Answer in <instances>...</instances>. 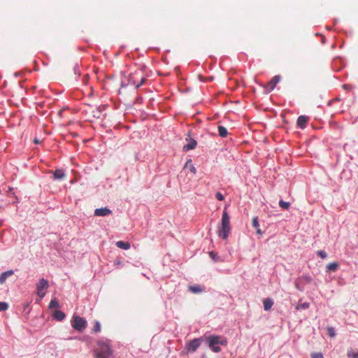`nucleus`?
<instances>
[{"instance_id": "f257e3e1", "label": "nucleus", "mask_w": 358, "mask_h": 358, "mask_svg": "<svg viewBox=\"0 0 358 358\" xmlns=\"http://www.w3.org/2000/svg\"><path fill=\"white\" fill-rule=\"evenodd\" d=\"M148 75L145 72V68H140L131 73L129 76V84L138 89L147 80Z\"/></svg>"}, {"instance_id": "f03ea898", "label": "nucleus", "mask_w": 358, "mask_h": 358, "mask_svg": "<svg viewBox=\"0 0 358 358\" xmlns=\"http://www.w3.org/2000/svg\"><path fill=\"white\" fill-rule=\"evenodd\" d=\"M94 352L96 358H110L113 354L111 344L108 341H99Z\"/></svg>"}, {"instance_id": "7ed1b4c3", "label": "nucleus", "mask_w": 358, "mask_h": 358, "mask_svg": "<svg viewBox=\"0 0 358 358\" xmlns=\"http://www.w3.org/2000/svg\"><path fill=\"white\" fill-rule=\"evenodd\" d=\"M231 231L230 217L226 210L223 211L221 225L218 227L217 233L219 237L227 239Z\"/></svg>"}, {"instance_id": "20e7f679", "label": "nucleus", "mask_w": 358, "mask_h": 358, "mask_svg": "<svg viewBox=\"0 0 358 358\" xmlns=\"http://www.w3.org/2000/svg\"><path fill=\"white\" fill-rule=\"evenodd\" d=\"M71 326L76 330L82 331L87 327V321L82 317L73 315L71 320Z\"/></svg>"}, {"instance_id": "39448f33", "label": "nucleus", "mask_w": 358, "mask_h": 358, "mask_svg": "<svg viewBox=\"0 0 358 358\" xmlns=\"http://www.w3.org/2000/svg\"><path fill=\"white\" fill-rule=\"evenodd\" d=\"M48 281L44 278H41L36 285L37 295L41 298H43L46 294L45 290L48 288Z\"/></svg>"}, {"instance_id": "423d86ee", "label": "nucleus", "mask_w": 358, "mask_h": 358, "mask_svg": "<svg viewBox=\"0 0 358 358\" xmlns=\"http://www.w3.org/2000/svg\"><path fill=\"white\" fill-rule=\"evenodd\" d=\"M207 341L208 342V345L210 348L214 347L217 344H220L222 345H226L227 341L224 338H222L220 336H210L207 338Z\"/></svg>"}, {"instance_id": "0eeeda50", "label": "nucleus", "mask_w": 358, "mask_h": 358, "mask_svg": "<svg viewBox=\"0 0 358 358\" xmlns=\"http://www.w3.org/2000/svg\"><path fill=\"white\" fill-rule=\"evenodd\" d=\"M202 341V338H194L192 341H189L186 344V349L188 350V352H195L199 347L201 345Z\"/></svg>"}, {"instance_id": "6e6552de", "label": "nucleus", "mask_w": 358, "mask_h": 358, "mask_svg": "<svg viewBox=\"0 0 358 358\" xmlns=\"http://www.w3.org/2000/svg\"><path fill=\"white\" fill-rule=\"evenodd\" d=\"M280 80V76H275L269 82L267 83L266 86V90L267 92H271L276 86V85Z\"/></svg>"}, {"instance_id": "1a4fd4ad", "label": "nucleus", "mask_w": 358, "mask_h": 358, "mask_svg": "<svg viewBox=\"0 0 358 358\" xmlns=\"http://www.w3.org/2000/svg\"><path fill=\"white\" fill-rule=\"evenodd\" d=\"M112 214V210L107 207L96 208L94 210V215L98 217H104Z\"/></svg>"}, {"instance_id": "9d476101", "label": "nucleus", "mask_w": 358, "mask_h": 358, "mask_svg": "<svg viewBox=\"0 0 358 358\" xmlns=\"http://www.w3.org/2000/svg\"><path fill=\"white\" fill-rule=\"evenodd\" d=\"M308 120H309L308 117L305 116V115H301L297 119V122H296L297 126L299 127H300L301 129H304L306 127Z\"/></svg>"}, {"instance_id": "9b49d317", "label": "nucleus", "mask_w": 358, "mask_h": 358, "mask_svg": "<svg viewBox=\"0 0 358 358\" xmlns=\"http://www.w3.org/2000/svg\"><path fill=\"white\" fill-rule=\"evenodd\" d=\"M66 174L62 169H56L53 173V178L55 180H62L65 178Z\"/></svg>"}, {"instance_id": "f8f14e48", "label": "nucleus", "mask_w": 358, "mask_h": 358, "mask_svg": "<svg viewBox=\"0 0 358 358\" xmlns=\"http://www.w3.org/2000/svg\"><path fill=\"white\" fill-rule=\"evenodd\" d=\"M14 273L13 271V270H9V271H5L3 272L1 276H0V283L3 284L5 282V281L6 280V279L13 275Z\"/></svg>"}, {"instance_id": "ddd939ff", "label": "nucleus", "mask_w": 358, "mask_h": 358, "mask_svg": "<svg viewBox=\"0 0 358 358\" xmlns=\"http://www.w3.org/2000/svg\"><path fill=\"white\" fill-rule=\"evenodd\" d=\"M196 144H197V143H196V141L195 140L191 139L190 141L187 144L184 145L183 150L185 151H188L189 150H193L194 148H196Z\"/></svg>"}, {"instance_id": "4468645a", "label": "nucleus", "mask_w": 358, "mask_h": 358, "mask_svg": "<svg viewBox=\"0 0 358 358\" xmlns=\"http://www.w3.org/2000/svg\"><path fill=\"white\" fill-rule=\"evenodd\" d=\"M52 316L55 320L58 321H62L65 318L64 313L58 310L54 311Z\"/></svg>"}, {"instance_id": "2eb2a0df", "label": "nucleus", "mask_w": 358, "mask_h": 358, "mask_svg": "<svg viewBox=\"0 0 358 358\" xmlns=\"http://www.w3.org/2000/svg\"><path fill=\"white\" fill-rule=\"evenodd\" d=\"M117 247L124 250H129L131 247L130 243L129 242H124L122 241H119L116 243Z\"/></svg>"}, {"instance_id": "dca6fc26", "label": "nucleus", "mask_w": 358, "mask_h": 358, "mask_svg": "<svg viewBox=\"0 0 358 358\" xmlns=\"http://www.w3.org/2000/svg\"><path fill=\"white\" fill-rule=\"evenodd\" d=\"M273 305V301L271 299L267 298L264 301V308L265 310H268Z\"/></svg>"}, {"instance_id": "f3484780", "label": "nucleus", "mask_w": 358, "mask_h": 358, "mask_svg": "<svg viewBox=\"0 0 358 358\" xmlns=\"http://www.w3.org/2000/svg\"><path fill=\"white\" fill-rule=\"evenodd\" d=\"M189 290L194 294L201 293L203 291V289L200 285H194L189 287Z\"/></svg>"}, {"instance_id": "a211bd4d", "label": "nucleus", "mask_w": 358, "mask_h": 358, "mask_svg": "<svg viewBox=\"0 0 358 358\" xmlns=\"http://www.w3.org/2000/svg\"><path fill=\"white\" fill-rule=\"evenodd\" d=\"M217 129L220 136L224 138L228 135V131L226 127L220 125L218 126Z\"/></svg>"}, {"instance_id": "6ab92c4d", "label": "nucleus", "mask_w": 358, "mask_h": 358, "mask_svg": "<svg viewBox=\"0 0 358 358\" xmlns=\"http://www.w3.org/2000/svg\"><path fill=\"white\" fill-rule=\"evenodd\" d=\"M184 169H189V170L193 173H196V168L194 167V166L192 164V160L191 159H189L185 164V166H184Z\"/></svg>"}, {"instance_id": "aec40b11", "label": "nucleus", "mask_w": 358, "mask_h": 358, "mask_svg": "<svg viewBox=\"0 0 358 358\" xmlns=\"http://www.w3.org/2000/svg\"><path fill=\"white\" fill-rule=\"evenodd\" d=\"M338 267V264L336 262L329 263L327 266V268L329 271H336Z\"/></svg>"}, {"instance_id": "412c9836", "label": "nucleus", "mask_w": 358, "mask_h": 358, "mask_svg": "<svg viewBox=\"0 0 358 358\" xmlns=\"http://www.w3.org/2000/svg\"><path fill=\"white\" fill-rule=\"evenodd\" d=\"M347 356L349 358H358V351L355 352L352 349H350L347 352Z\"/></svg>"}, {"instance_id": "4be33fe9", "label": "nucleus", "mask_w": 358, "mask_h": 358, "mask_svg": "<svg viewBox=\"0 0 358 358\" xmlns=\"http://www.w3.org/2000/svg\"><path fill=\"white\" fill-rule=\"evenodd\" d=\"M310 307V303L308 302H304L302 303H299L296 306V310H301V309H307Z\"/></svg>"}, {"instance_id": "5701e85b", "label": "nucleus", "mask_w": 358, "mask_h": 358, "mask_svg": "<svg viewBox=\"0 0 358 358\" xmlns=\"http://www.w3.org/2000/svg\"><path fill=\"white\" fill-rule=\"evenodd\" d=\"M59 304L57 300V299H53L50 301L49 303V308H59Z\"/></svg>"}, {"instance_id": "b1692460", "label": "nucleus", "mask_w": 358, "mask_h": 358, "mask_svg": "<svg viewBox=\"0 0 358 358\" xmlns=\"http://www.w3.org/2000/svg\"><path fill=\"white\" fill-rule=\"evenodd\" d=\"M279 206L283 208V209H285V210H287L289 208V206H290V203L289 202H286V201H284L282 200H280L279 201Z\"/></svg>"}, {"instance_id": "393cba45", "label": "nucleus", "mask_w": 358, "mask_h": 358, "mask_svg": "<svg viewBox=\"0 0 358 358\" xmlns=\"http://www.w3.org/2000/svg\"><path fill=\"white\" fill-rule=\"evenodd\" d=\"M93 331L95 333H98V332L101 331V324L98 321H96L94 322V324L93 327Z\"/></svg>"}, {"instance_id": "a878e982", "label": "nucleus", "mask_w": 358, "mask_h": 358, "mask_svg": "<svg viewBox=\"0 0 358 358\" xmlns=\"http://www.w3.org/2000/svg\"><path fill=\"white\" fill-rule=\"evenodd\" d=\"M252 225L255 229L259 228V220L257 217L252 218Z\"/></svg>"}, {"instance_id": "bb28decb", "label": "nucleus", "mask_w": 358, "mask_h": 358, "mask_svg": "<svg viewBox=\"0 0 358 358\" xmlns=\"http://www.w3.org/2000/svg\"><path fill=\"white\" fill-rule=\"evenodd\" d=\"M327 333H328V335L330 336V337H334L335 335H336V332H335V330L333 327H329L327 328Z\"/></svg>"}, {"instance_id": "cd10ccee", "label": "nucleus", "mask_w": 358, "mask_h": 358, "mask_svg": "<svg viewBox=\"0 0 358 358\" xmlns=\"http://www.w3.org/2000/svg\"><path fill=\"white\" fill-rule=\"evenodd\" d=\"M8 308V305L6 302H0V311H3L7 310Z\"/></svg>"}, {"instance_id": "c85d7f7f", "label": "nucleus", "mask_w": 358, "mask_h": 358, "mask_svg": "<svg viewBox=\"0 0 358 358\" xmlns=\"http://www.w3.org/2000/svg\"><path fill=\"white\" fill-rule=\"evenodd\" d=\"M209 255L215 262H217L218 261L219 257L217 255V254L215 253L213 251L210 252H209Z\"/></svg>"}, {"instance_id": "c756f323", "label": "nucleus", "mask_w": 358, "mask_h": 358, "mask_svg": "<svg viewBox=\"0 0 358 358\" xmlns=\"http://www.w3.org/2000/svg\"><path fill=\"white\" fill-rule=\"evenodd\" d=\"M317 254L319 257H320L322 259H325L327 257V253L323 250H318L317 252Z\"/></svg>"}, {"instance_id": "7c9ffc66", "label": "nucleus", "mask_w": 358, "mask_h": 358, "mask_svg": "<svg viewBox=\"0 0 358 358\" xmlns=\"http://www.w3.org/2000/svg\"><path fill=\"white\" fill-rule=\"evenodd\" d=\"M311 358H323V355L321 352H314L311 354Z\"/></svg>"}, {"instance_id": "2f4dec72", "label": "nucleus", "mask_w": 358, "mask_h": 358, "mask_svg": "<svg viewBox=\"0 0 358 358\" xmlns=\"http://www.w3.org/2000/svg\"><path fill=\"white\" fill-rule=\"evenodd\" d=\"M215 197L219 201H223L224 200V196L220 192H217L215 194Z\"/></svg>"}, {"instance_id": "473e14b6", "label": "nucleus", "mask_w": 358, "mask_h": 358, "mask_svg": "<svg viewBox=\"0 0 358 358\" xmlns=\"http://www.w3.org/2000/svg\"><path fill=\"white\" fill-rule=\"evenodd\" d=\"M212 349V350L215 352H220L221 350V348L220 347H219L218 345H215L214 347H212L210 348Z\"/></svg>"}, {"instance_id": "72a5a7b5", "label": "nucleus", "mask_w": 358, "mask_h": 358, "mask_svg": "<svg viewBox=\"0 0 358 358\" xmlns=\"http://www.w3.org/2000/svg\"><path fill=\"white\" fill-rule=\"evenodd\" d=\"M256 230H257V234L258 235H260V236H262V235L263 232H262V231L261 230V229H260V228H257V229H256Z\"/></svg>"}, {"instance_id": "f704fd0d", "label": "nucleus", "mask_w": 358, "mask_h": 358, "mask_svg": "<svg viewBox=\"0 0 358 358\" xmlns=\"http://www.w3.org/2000/svg\"><path fill=\"white\" fill-rule=\"evenodd\" d=\"M343 87L344 89H348V85H345H345H343Z\"/></svg>"}, {"instance_id": "c9c22d12", "label": "nucleus", "mask_w": 358, "mask_h": 358, "mask_svg": "<svg viewBox=\"0 0 358 358\" xmlns=\"http://www.w3.org/2000/svg\"><path fill=\"white\" fill-rule=\"evenodd\" d=\"M34 142L36 144L39 143V141L38 139H36V138L34 140Z\"/></svg>"}, {"instance_id": "e433bc0d", "label": "nucleus", "mask_w": 358, "mask_h": 358, "mask_svg": "<svg viewBox=\"0 0 358 358\" xmlns=\"http://www.w3.org/2000/svg\"><path fill=\"white\" fill-rule=\"evenodd\" d=\"M117 266L121 264V262L120 261H117L115 263Z\"/></svg>"}, {"instance_id": "4c0bfd02", "label": "nucleus", "mask_w": 358, "mask_h": 358, "mask_svg": "<svg viewBox=\"0 0 358 358\" xmlns=\"http://www.w3.org/2000/svg\"><path fill=\"white\" fill-rule=\"evenodd\" d=\"M12 190H13V188L12 187H9L8 192H11Z\"/></svg>"}]
</instances>
